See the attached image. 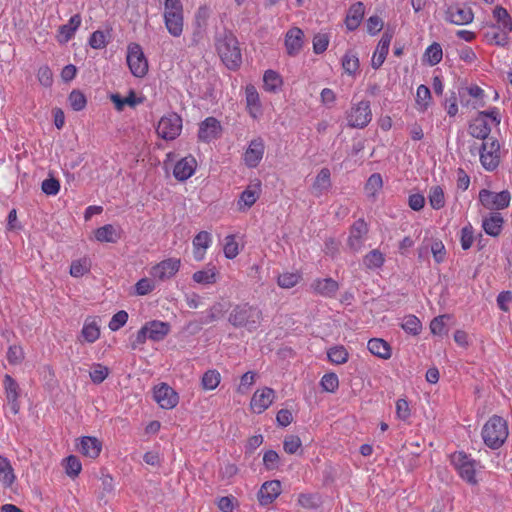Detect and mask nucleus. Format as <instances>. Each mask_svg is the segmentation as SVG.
I'll use <instances>...</instances> for the list:
<instances>
[{"label": "nucleus", "mask_w": 512, "mask_h": 512, "mask_svg": "<svg viewBox=\"0 0 512 512\" xmlns=\"http://www.w3.org/2000/svg\"><path fill=\"white\" fill-rule=\"evenodd\" d=\"M304 43V33L298 27H293L286 32L285 35V48L289 56H297Z\"/></svg>", "instance_id": "18"}, {"label": "nucleus", "mask_w": 512, "mask_h": 512, "mask_svg": "<svg viewBox=\"0 0 512 512\" xmlns=\"http://www.w3.org/2000/svg\"><path fill=\"white\" fill-rule=\"evenodd\" d=\"M368 350L375 356L381 359H389L391 357V347L383 339L372 338L367 344Z\"/></svg>", "instance_id": "34"}, {"label": "nucleus", "mask_w": 512, "mask_h": 512, "mask_svg": "<svg viewBox=\"0 0 512 512\" xmlns=\"http://www.w3.org/2000/svg\"><path fill=\"white\" fill-rule=\"evenodd\" d=\"M298 503L305 509H317L322 504V498L318 493H301Z\"/></svg>", "instance_id": "40"}, {"label": "nucleus", "mask_w": 512, "mask_h": 512, "mask_svg": "<svg viewBox=\"0 0 512 512\" xmlns=\"http://www.w3.org/2000/svg\"><path fill=\"white\" fill-rule=\"evenodd\" d=\"M279 460V455L274 450H268L264 453L263 464L267 470H274L278 468Z\"/></svg>", "instance_id": "63"}, {"label": "nucleus", "mask_w": 512, "mask_h": 512, "mask_svg": "<svg viewBox=\"0 0 512 512\" xmlns=\"http://www.w3.org/2000/svg\"><path fill=\"white\" fill-rule=\"evenodd\" d=\"M371 119L370 102L367 100L360 101L352 106L347 115L348 125L353 128H364L370 123Z\"/></svg>", "instance_id": "7"}, {"label": "nucleus", "mask_w": 512, "mask_h": 512, "mask_svg": "<svg viewBox=\"0 0 512 512\" xmlns=\"http://www.w3.org/2000/svg\"><path fill=\"white\" fill-rule=\"evenodd\" d=\"M76 447L85 457L96 459L102 451V442L92 436H83L77 440Z\"/></svg>", "instance_id": "16"}, {"label": "nucleus", "mask_w": 512, "mask_h": 512, "mask_svg": "<svg viewBox=\"0 0 512 512\" xmlns=\"http://www.w3.org/2000/svg\"><path fill=\"white\" fill-rule=\"evenodd\" d=\"M511 32H505V30H500L499 32L492 30L485 33V38L489 43L498 45V46H506L509 43Z\"/></svg>", "instance_id": "49"}, {"label": "nucleus", "mask_w": 512, "mask_h": 512, "mask_svg": "<svg viewBox=\"0 0 512 512\" xmlns=\"http://www.w3.org/2000/svg\"><path fill=\"white\" fill-rule=\"evenodd\" d=\"M16 480V475L10 461L0 455V486L10 488Z\"/></svg>", "instance_id": "33"}, {"label": "nucleus", "mask_w": 512, "mask_h": 512, "mask_svg": "<svg viewBox=\"0 0 512 512\" xmlns=\"http://www.w3.org/2000/svg\"><path fill=\"white\" fill-rule=\"evenodd\" d=\"M383 185L382 177L379 173L372 174L365 185V190L368 195L374 196Z\"/></svg>", "instance_id": "54"}, {"label": "nucleus", "mask_w": 512, "mask_h": 512, "mask_svg": "<svg viewBox=\"0 0 512 512\" xmlns=\"http://www.w3.org/2000/svg\"><path fill=\"white\" fill-rule=\"evenodd\" d=\"M153 398L163 409H172L179 402V396L176 391L165 383L154 388Z\"/></svg>", "instance_id": "12"}, {"label": "nucleus", "mask_w": 512, "mask_h": 512, "mask_svg": "<svg viewBox=\"0 0 512 512\" xmlns=\"http://www.w3.org/2000/svg\"><path fill=\"white\" fill-rule=\"evenodd\" d=\"M37 78L41 85L50 87L53 83V74L48 66H42L38 69Z\"/></svg>", "instance_id": "64"}, {"label": "nucleus", "mask_w": 512, "mask_h": 512, "mask_svg": "<svg viewBox=\"0 0 512 512\" xmlns=\"http://www.w3.org/2000/svg\"><path fill=\"white\" fill-rule=\"evenodd\" d=\"M302 443L298 436L289 435L286 436L283 442V448L286 453L294 454L301 447Z\"/></svg>", "instance_id": "60"}, {"label": "nucleus", "mask_w": 512, "mask_h": 512, "mask_svg": "<svg viewBox=\"0 0 512 512\" xmlns=\"http://www.w3.org/2000/svg\"><path fill=\"white\" fill-rule=\"evenodd\" d=\"M450 319L447 314L435 317L430 323V330L434 335H442L445 331L446 321Z\"/></svg>", "instance_id": "58"}, {"label": "nucleus", "mask_w": 512, "mask_h": 512, "mask_svg": "<svg viewBox=\"0 0 512 512\" xmlns=\"http://www.w3.org/2000/svg\"><path fill=\"white\" fill-rule=\"evenodd\" d=\"M329 44V37L327 34L318 33L313 38V51L315 54H321L326 51Z\"/></svg>", "instance_id": "59"}, {"label": "nucleus", "mask_w": 512, "mask_h": 512, "mask_svg": "<svg viewBox=\"0 0 512 512\" xmlns=\"http://www.w3.org/2000/svg\"><path fill=\"white\" fill-rule=\"evenodd\" d=\"M62 465L65 469V473L71 478L77 477L82 470V464L80 460L74 455L66 457L63 460Z\"/></svg>", "instance_id": "41"}, {"label": "nucleus", "mask_w": 512, "mask_h": 512, "mask_svg": "<svg viewBox=\"0 0 512 512\" xmlns=\"http://www.w3.org/2000/svg\"><path fill=\"white\" fill-rule=\"evenodd\" d=\"M493 17L497 21V25L492 26L493 29L498 28L505 32H512V18L505 8L496 6L493 10Z\"/></svg>", "instance_id": "35"}, {"label": "nucleus", "mask_w": 512, "mask_h": 512, "mask_svg": "<svg viewBox=\"0 0 512 512\" xmlns=\"http://www.w3.org/2000/svg\"><path fill=\"white\" fill-rule=\"evenodd\" d=\"M479 201L486 209L497 212L510 205L511 194L508 190L497 193L488 189H482L479 192Z\"/></svg>", "instance_id": "6"}, {"label": "nucleus", "mask_w": 512, "mask_h": 512, "mask_svg": "<svg viewBox=\"0 0 512 512\" xmlns=\"http://www.w3.org/2000/svg\"><path fill=\"white\" fill-rule=\"evenodd\" d=\"M222 127L220 122L214 117H208L199 125L198 138L203 142H210L220 137Z\"/></svg>", "instance_id": "15"}, {"label": "nucleus", "mask_w": 512, "mask_h": 512, "mask_svg": "<svg viewBox=\"0 0 512 512\" xmlns=\"http://www.w3.org/2000/svg\"><path fill=\"white\" fill-rule=\"evenodd\" d=\"M109 374V370L106 366H103L101 364H94L90 368V378L92 382L99 384L103 382Z\"/></svg>", "instance_id": "53"}, {"label": "nucleus", "mask_w": 512, "mask_h": 512, "mask_svg": "<svg viewBox=\"0 0 512 512\" xmlns=\"http://www.w3.org/2000/svg\"><path fill=\"white\" fill-rule=\"evenodd\" d=\"M331 187V173L328 168H322L312 185V194L319 197Z\"/></svg>", "instance_id": "30"}, {"label": "nucleus", "mask_w": 512, "mask_h": 512, "mask_svg": "<svg viewBox=\"0 0 512 512\" xmlns=\"http://www.w3.org/2000/svg\"><path fill=\"white\" fill-rule=\"evenodd\" d=\"M504 219L499 212H490L482 219V228L485 233L492 237H497L503 230Z\"/></svg>", "instance_id": "25"}, {"label": "nucleus", "mask_w": 512, "mask_h": 512, "mask_svg": "<svg viewBox=\"0 0 512 512\" xmlns=\"http://www.w3.org/2000/svg\"><path fill=\"white\" fill-rule=\"evenodd\" d=\"M121 235L122 231L118 226L107 224L94 230L93 239L100 243H115Z\"/></svg>", "instance_id": "24"}, {"label": "nucleus", "mask_w": 512, "mask_h": 512, "mask_svg": "<svg viewBox=\"0 0 512 512\" xmlns=\"http://www.w3.org/2000/svg\"><path fill=\"white\" fill-rule=\"evenodd\" d=\"M3 386L9 410L11 411L12 414L16 415L20 410L19 385L10 375H5L3 380Z\"/></svg>", "instance_id": "13"}, {"label": "nucleus", "mask_w": 512, "mask_h": 512, "mask_svg": "<svg viewBox=\"0 0 512 512\" xmlns=\"http://www.w3.org/2000/svg\"><path fill=\"white\" fill-rule=\"evenodd\" d=\"M384 261V255L378 249L370 251L363 259V263L368 269L380 268L384 264Z\"/></svg>", "instance_id": "44"}, {"label": "nucleus", "mask_w": 512, "mask_h": 512, "mask_svg": "<svg viewBox=\"0 0 512 512\" xmlns=\"http://www.w3.org/2000/svg\"><path fill=\"white\" fill-rule=\"evenodd\" d=\"M327 356L329 361L334 364H344L348 361V352L344 346H334L330 348L327 352Z\"/></svg>", "instance_id": "46"}, {"label": "nucleus", "mask_w": 512, "mask_h": 512, "mask_svg": "<svg viewBox=\"0 0 512 512\" xmlns=\"http://www.w3.org/2000/svg\"><path fill=\"white\" fill-rule=\"evenodd\" d=\"M192 279L197 284L209 285L217 281V272L215 267H207L206 269L196 271L192 275Z\"/></svg>", "instance_id": "37"}, {"label": "nucleus", "mask_w": 512, "mask_h": 512, "mask_svg": "<svg viewBox=\"0 0 512 512\" xmlns=\"http://www.w3.org/2000/svg\"><path fill=\"white\" fill-rule=\"evenodd\" d=\"M41 188L46 195L54 196L58 194L60 190V182L57 179L50 177L42 182Z\"/></svg>", "instance_id": "62"}, {"label": "nucleus", "mask_w": 512, "mask_h": 512, "mask_svg": "<svg viewBox=\"0 0 512 512\" xmlns=\"http://www.w3.org/2000/svg\"><path fill=\"white\" fill-rule=\"evenodd\" d=\"M280 493L281 483L279 480L267 481L261 486L258 492L259 503L263 506L269 505L273 503Z\"/></svg>", "instance_id": "23"}, {"label": "nucleus", "mask_w": 512, "mask_h": 512, "mask_svg": "<svg viewBox=\"0 0 512 512\" xmlns=\"http://www.w3.org/2000/svg\"><path fill=\"white\" fill-rule=\"evenodd\" d=\"M148 60L139 44L130 43V73L136 77H144L148 72Z\"/></svg>", "instance_id": "9"}, {"label": "nucleus", "mask_w": 512, "mask_h": 512, "mask_svg": "<svg viewBox=\"0 0 512 512\" xmlns=\"http://www.w3.org/2000/svg\"><path fill=\"white\" fill-rule=\"evenodd\" d=\"M342 67L347 74L355 75L359 70L357 53L352 50L347 51L342 58Z\"/></svg>", "instance_id": "39"}, {"label": "nucleus", "mask_w": 512, "mask_h": 512, "mask_svg": "<svg viewBox=\"0 0 512 512\" xmlns=\"http://www.w3.org/2000/svg\"><path fill=\"white\" fill-rule=\"evenodd\" d=\"M428 199H429L430 206L435 210H439V209L443 208L446 203L444 191H443L442 187L439 185L432 186L429 189Z\"/></svg>", "instance_id": "38"}, {"label": "nucleus", "mask_w": 512, "mask_h": 512, "mask_svg": "<svg viewBox=\"0 0 512 512\" xmlns=\"http://www.w3.org/2000/svg\"><path fill=\"white\" fill-rule=\"evenodd\" d=\"M181 260L179 258H168L151 268V276L160 281L171 279L179 271Z\"/></svg>", "instance_id": "10"}, {"label": "nucleus", "mask_w": 512, "mask_h": 512, "mask_svg": "<svg viewBox=\"0 0 512 512\" xmlns=\"http://www.w3.org/2000/svg\"><path fill=\"white\" fill-rule=\"evenodd\" d=\"M460 242L463 250H468L471 248L474 242V231L470 223H468L461 229Z\"/></svg>", "instance_id": "56"}, {"label": "nucleus", "mask_w": 512, "mask_h": 512, "mask_svg": "<svg viewBox=\"0 0 512 512\" xmlns=\"http://www.w3.org/2000/svg\"><path fill=\"white\" fill-rule=\"evenodd\" d=\"M301 279V276L298 273H283L279 275L277 283L282 288H292L294 287Z\"/></svg>", "instance_id": "55"}, {"label": "nucleus", "mask_w": 512, "mask_h": 512, "mask_svg": "<svg viewBox=\"0 0 512 512\" xmlns=\"http://www.w3.org/2000/svg\"><path fill=\"white\" fill-rule=\"evenodd\" d=\"M261 191V183L257 180L255 183H251L241 193L238 200V206L240 210L249 209L258 200Z\"/></svg>", "instance_id": "26"}, {"label": "nucleus", "mask_w": 512, "mask_h": 512, "mask_svg": "<svg viewBox=\"0 0 512 512\" xmlns=\"http://www.w3.org/2000/svg\"><path fill=\"white\" fill-rule=\"evenodd\" d=\"M468 132L474 138L485 140L491 132V127L487 119L477 116L470 122Z\"/></svg>", "instance_id": "28"}, {"label": "nucleus", "mask_w": 512, "mask_h": 512, "mask_svg": "<svg viewBox=\"0 0 512 512\" xmlns=\"http://www.w3.org/2000/svg\"><path fill=\"white\" fill-rule=\"evenodd\" d=\"M315 294L323 297H333L339 289V284L332 278L315 279L310 285Z\"/></svg>", "instance_id": "27"}, {"label": "nucleus", "mask_w": 512, "mask_h": 512, "mask_svg": "<svg viewBox=\"0 0 512 512\" xmlns=\"http://www.w3.org/2000/svg\"><path fill=\"white\" fill-rule=\"evenodd\" d=\"M68 102L70 107L74 111H81L85 109L87 105V98L80 90H72L68 96Z\"/></svg>", "instance_id": "48"}, {"label": "nucleus", "mask_w": 512, "mask_h": 512, "mask_svg": "<svg viewBox=\"0 0 512 512\" xmlns=\"http://www.w3.org/2000/svg\"><path fill=\"white\" fill-rule=\"evenodd\" d=\"M368 233V225L364 219H358L353 223L348 238V246L353 251H359L364 243L365 236Z\"/></svg>", "instance_id": "17"}, {"label": "nucleus", "mask_w": 512, "mask_h": 512, "mask_svg": "<svg viewBox=\"0 0 512 512\" xmlns=\"http://www.w3.org/2000/svg\"><path fill=\"white\" fill-rule=\"evenodd\" d=\"M216 49L229 69H236L242 63V54L235 35L230 31H224L216 37Z\"/></svg>", "instance_id": "2"}, {"label": "nucleus", "mask_w": 512, "mask_h": 512, "mask_svg": "<svg viewBox=\"0 0 512 512\" xmlns=\"http://www.w3.org/2000/svg\"><path fill=\"white\" fill-rule=\"evenodd\" d=\"M264 142L261 138L253 139L244 153V162L250 168L258 166L264 155Z\"/></svg>", "instance_id": "19"}, {"label": "nucleus", "mask_w": 512, "mask_h": 512, "mask_svg": "<svg viewBox=\"0 0 512 512\" xmlns=\"http://www.w3.org/2000/svg\"><path fill=\"white\" fill-rule=\"evenodd\" d=\"M401 326L406 332H408L412 335L419 334V332L421 331V328H422V324H421L420 320L414 315L406 316L403 319V323Z\"/></svg>", "instance_id": "52"}, {"label": "nucleus", "mask_w": 512, "mask_h": 512, "mask_svg": "<svg viewBox=\"0 0 512 512\" xmlns=\"http://www.w3.org/2000/svg\"><path fill=\"white\" fill-rule=\"evenodd\" d=\"M274 397L275 392L269 387L257 390L251 398L250 407L253 412L261 414L273 403Z\"/></svg>", "instance_id": "14"}, {"label": "nucleus", "mask_w": 512, "mask_h": 512, "mask_svg": "<svg viewBox=\"0 0 512 512\" xmlns=\"http://www.w3.org/2000/svg\"><path fill=\"white\" fill-rule=\"evenodd\" d=\"M149 339L153 341L163 340L170 331V326L166 322L152 321L146 324Z\"/></svg>", "instance_id": "36"}, {"label": "nucleus", "mask_w": 512, "mask_h": 512, "mask_svg": "<svg viewBox=\"0 0 512 512\" xmlns=\"http://www.w3.org/2000/svg\"><path fill=\"white\" fill-rule=\"evenodd\" d=\"M90 270L89 261L86 259L75 260L70 266V275L75 278L84 276Z\"/></svg>", "instance_id": "51"}, {"label": "nucleus", "mask_w": 512, "mask_h": 512, "mask_svg": "<svg viewBox=\"0 0 512 512\" xmlns=\"http://www.w3.org/2000/svg\"><path fill=\"white\" fill-rule=\"evenodd\" d=\"M81 24V17L79 15L72 16L68 23L62 25L57 34V40L59 43L64 44L67 43L75 34L76 30L79 28Z\"/></svg>", "instance_id": "31"}, {"label": "nucleus", "mask_w": 512, "mask_h": 512, "mask_svg": "<svg viewBox=\"0 0 512 512\" xmlns=\"http://www.w3.org/2000/svg\"><path fill=\"white\" fill-rule=\"evenodd\" d=\"M197 167L196 159L188 155L180 159L174 166L173 175L179 181H186L195 172Z\"/></svg>", "instance_id": "21"}, {"label": "nucleus", "mask_w": 512, "mask_h": 512, "mask_svg": "<svg viewBox=\"0 0 512 512\" xmlns=\"http://www.w3.org/2000/svg\"><path fill=\"white\" fill-rule=\"evenodd\" d=\"M211 235L207 231L199 232L193 239V254L196 261L204 258L206 249L210 246Z\"/></svg>", "instance_id": "32"}, {"label": "nucleus", "mask_w": 512, "mask_h": 512, "mask_svg": "<svg viewBox=\"0 0 512 512\" xmlns=\"http://www.w3.org/2000/svg\"><path fill=\"white\" fill-rule=\"evenodd\" d=\"M263 320L262 310L249 303L235 305L229 313L228 322L235 328H244L248 332L256 331Z\"/></svg>", "instance_id": "1"}, {"label": "nucleus", "mask_w": 512, "mask_h": 512, "mask_svg": "<svg viewBox=\"0 0 512 512\" xmlns=\"http://www.w3.org/2000/svg\"><path fill=\"white\" fill-rule=\"evenodd\" d=\"M443 57V52L441 45L439 43L434 42L428 48L426 49L424 53V58L427 60V62L431 65H437L440 63Z\"/></svg>", "instance_id": "45"}, {"label": "nucleus", "mask_w": 512, "mask_h": 512, "mask_svg": "<svg viewBox=\"0 0 512 512\" xmlns=\"http://www.w3.org/2000/svg\"><path fill=\"white\" fill-rule=\"evenodd\" d=\"M245 95L249 112L255 117L253 111H259L260 109L259 94L253 85H247L245 89Z\"/></svg>", "instance_id": "43"}, {"label": "nucleus", "mask_w": 512, "mask_h": 512, "mask_svg": "<svg viewBox=\"0 0 512 512\" xmlns=\"http://www.w3.org/2000/svg\"><path fill=\"white\" fill-rule=\"evenodd\" d=\"M507 422L500 416H492L482 428L484 443L491 449L500 448L508 437Z\"/></svg>", "instance_id": "3"}, {"label": "nucleus", "mask_w": 512, "mask_h": 512, "mask_svg": "<svg viewBox=\"0 0 512 512\" xmlns=\"http://www.w3.org/2000/svg\"><path fill=\"white\" fill-rule=\"evenodd\" d=\"M451 462L459 472L462 479L470 484L476 483L475 461L464 452H455L451 455Z\"/></svg>", "instance_id": "8"}, {"label": "nucleus", "mask_w": 512, "mask_h": 512, "mask_svg": "<svg viewBox=\"0 0 512 512\" xmlns=\"http://www.w3.org/2000/svg\"><path fill=\"white\" fill-rule=\"evenodd\" d=\"M164 22L168 32L173 37L181 36L183 32V5L180 0H165Z\"/></svg>", "instance_id": "4"}, {"label": "nucleus", "mask_w": 512, "mask_h": 512, "mask_svg": "<svg viewBox=\"0 0 512 512\" xmlns=\"http://www.w3.org/2000/svg\"><path fill=\"white\" fill-rule=\"evenodd\" d=\"M365 12V6L362 2H356L348 10L345 24L349 31H354L360 25Z\"/></svg>", "instance_id": "29"}, {"label": "nucleus", "mask_w": 512, "mask_h": 512, "mask_svg": "<svg viewBox=\"0 0 512 512\" xmlns=\"http://www.w3.org/2000/svg\"><path fill=\"white\" fill-rule=\"evenodd\" d=\"M320 384L324 391L335 392L339 386V380L335 373H327L322 377Z\"/></svg>", "instance_id": "57"}, {"label": "nucleus", "mask_w": 512, "mask_h": 512, "mask_svg": "<svg viewBox=\"0 0 512 512\" xmlns=\"http://www.w3.org/2000/svg\"><path fill=\"white\" fill-rule=\"evenodd\" d=\"M480 162L487 171H494L500 163V154L480 151Z\"/></svg>", "instance_id": "47"}, {"label": "nucleus", "mask_w": 512, "mask_h": 512, "mask_svg": "<svg viewBox=\"0 0 512 512\" xmlns=\"http://www.w3.org/2000/svg\"><path fill=\"white\" fill-rule=\"evenodd\" d=\"M182 127L181 116L175 112H170L160 118L156 132L162 139L174 140L180 135Z\"/></svg>", "instance_id": "5"}, {"label": "nucleus", "mask_w": 512, "mask_h": 512, "mask_svg": "<svg viewBox=\"0 0 512 512\" xmlns=\"http://www.w3.org/2000/svg\"><path fill=\"white\" fill-rule=\"evenodd\" d=\"M392 38V32L387 30L383 33L371 60V65L374 69L380 68L384 63Z\"/></svg>", "instance_id": "22"}, {"label": "nucleus", "mask_w": 512, "mask_h": 512, "mask_svg": "<svg viewBox=\"0 0 512 512\" xmlns=\"http://www.w3.org/2000/svg\"><path fill=\"white\" fill-rule=\"evenodd\" d=\"M473 17L470 7L456 5L449 7L446 11V20L456 25L469 24L473 21Z\"/></svg>", "instance_id": "20"}, {"label": "nucleus", "mask_w": 512, "mask_h": 512, "mask_svg": "<svg viewBox=\"0 0 512 512\" xmlns=\"http://www.w3.org/2000/svg\"><path fill=\"white\" fill-rule=\"evenodd\" d=\"M263 83L266 91L275 92L282 85V79L277 72L267 70L263 76Z\"/></svg>", "instance_id": "42"}, {"label": "nucleus", "mask_w": 512, "mask_h": 512, "mask_svg": "<svg viewBox=\"0 0 512 512\" xmlns=\"http://www.w3.org/2000/svg\"><path fill=\"white\" fill-rule=\"evenodd\" d=\"M101 334V319L96 316L85 318L82 329L78 336L80 343L92 344L96 342Z\"/></svg>", "instance_id": "11"}, {"label": "nucleus", "mask_w": 512, "mask_h": 512, "mask_svg": "<svg viewBox=\"0 0 512 512\" xmlns=\"http://www.w3.org/2000/svg\"><path fill=\"white\" fill-rule=\"evenodd\" d=\"M225 245H224V254L225 257L228 259H234L238 253V244L235 241V238L233 235H229L225 238Z\"/></svg>", "instance_id": "61"}, {"label": "nucleus", "mask_w": 512, "mask_h": 512, "mask_svg": "<svg viewBox=\"0 0 512 512\" xmlns=\"http://www.w3.org/2000/svg\"><path fill=\"white\" fill-rule=\"evenodd\" d=\"M220 383V373L216 370H208L202 377V386L204 389L213 390Z\"/></svg>", "instance_id": "50"}]
</instances>
